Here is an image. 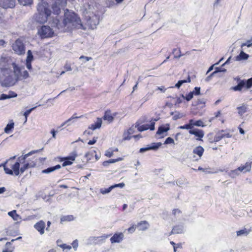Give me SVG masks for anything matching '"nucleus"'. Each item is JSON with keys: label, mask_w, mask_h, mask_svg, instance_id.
<instances>
[{"label": "nucleus", "mask_w": 252, "mask_h": 252, "mask_svg": "<svg viewBox=\"0 0 252 252\" xmlns=\"http://www.w3.org/2000/svg\"><path fill=\"white\" fill-rule=\"evenodd\" d=\"M52 9L53 13L55 14L58 15L60 12V8L58 5V2L56 1L54 4L52 5Z\"/></svg>", "instance_id": "nucleus-39"}, {"label": "nucleus", "mask_w": 252, "mask_h": 252, "mask_svg": "<svg viewBox=\"0 0 252 252\" xmlns=\"http://www.w3.org/2000/svg\"><path fill=\"white\" fill-rule=\"evenodd\" d=\"M174 144V141L173 138L170 137H167L164 143V144Z\"/></svg>", "instance_id": "nucleus-53"}, {"label": "nucleus", "mask_w": 252, "mask_h": 252, "mask_svg": "<svg viewBox=\"0 0 252 252\" xmlns=\"http://www.w3.org/2000/svg\"><path fill=\"white\" fill-rule=\"evenodd\" d=\"M72 246V247L74 249V250L75 251H76L77 250V249L78 247V241L77 239L74 240L72 244H71Z\"/></svg>", "instance_id": "nucleus-56"}, {"label": "nucleus", "mask_w": 252, "mask_h": 252, "mask_svg": "<svg viewBox=\"0 0 252 252\" xmlns=\"http://www.w3.org/2000/svg\"><path fill=\"white\" fill-rule=\"evenodd\" d=\"M33 56L32 54L31 50H29L27 52V56L26 61L32 62L33 60Z\"/></svg>", "instance_id": "nucleus-48"}, {"label": "nucleus", "mask_w": 252, "mask_h": 252, "mask_svg": "<svg viewBox=\"0 0 252 252\" xmlns=\"http://www.w3.org/2000/svg\"><path fill=\"white\" fill-rule=\"evenodd\" d=\"M61 168V166L60 164H57L55 166L49 167L47 168V169H45L44 170H43L42 171V173H45V174H49L50 173L57 169H59Z\"/></svg>", "instance_id": "nucleus-25"}, {"label": "nucleus", "mask_w": 252, "mask_h": 252, "mask_svg": "<svg viewBox=\"0 0 252 252\" xmlns=\"http://www.w3.org/2000/svg\"><path fill=\"white\" fill-rule=\"evenodd\" d=\"M9 162V160H6L5 161H4L3 163H2L0 164V167H3V170L5 172V173L6 174L13 175V172L12 170H11L10 168H8L6 165V164Z\"/></svg>", "instance_id": "nucleus-28"}, {"label": "nucleus", "mask_w": 252, "mask_h": 252, "mask_svg": "<svg viewBox=\"0 0 252 252\" xmlns=\"http://www.w3.org/2000/svg\"><path fill=\"white\" fill-rule=\"evenodd\" d=\"M184 232V227L183 225H178L174 226L171 232V234H181Z\"/></svg>", "instance_id": "nucleus-22"}, {"label": "nucleus", "mask_w": 252, "mask_h": 252, "mask_svg": "<svg viewBox=\"0 0 252 252\" xmlns=\"http://www.w3.org/2000/svg\"><path fill=\"white\" fill-rule=\"evenodd\" d=\"M156 121L157 120L155 119L154 121L151 122L150 125H143L140 126L139 125L136 124L135 127H137V129L139 131H143L148 129H150L151 130H153L155 129V121Z\"/></svg>", "instance_id": "nucleus-10"}, {"label": "nucleus", "mask_w": 252, "mask_h": 252, "mask_svg": "<svg viewBox=\"0 0 252 252\" xmlns=\"http://www.w3.org/2000/svg\"><path fill=\"white\" fill-rule=\"evenodd\" d=\"M29 76V73L27 70H24L21 72V80L26 79Z\"/></svg>", "instance_id": "nucleus-51"}, {"label": "nucleus", "mask_w": 252, "mask_h": 252, "mask_svg": "<svg viewBox=\"0 0 252 252\" xmlns=\"http://www.w3.org/2000/svg\"><path fill=\"white\" fill-rule=\"evenodd\" d=\"M183 116V115L182 113L178 112L177 114H175L173 116V120H177L178 119L181 118Z\"/></svg>", "instance_id": "nucleus-57"}, {"label": "nucleus", "mask_w": 252, "mask_h": 252, "mask_svg": "<svg viewBox=\"0 0 252 252\" xmlns=\"http://www.w3.org/2000/svg\"><path fill=\"white\" fill-rule=\"evenodd\" d=\"M55 23L57 28L63 32L69 31L73 29L82 30L86 29L77 14L67 9L64 11L63 22H61L58 19H55Z\"/></svg>", "instance_id": "nucleus-1"}, {"label": "nucleus", "mask_w": 252, "mask_h": 252, "mask_svg": "<svg viewBox=\"0 0 252 252\" xmlns=\"http://www.w3.org/2000/svg\"><path fill=\"white\" fill-rule=\"evenodd\" d=\"M36 107H37V106L33 107L30 109L27 110L24 112V116L25 117V121L24 123H26L27 121V118H28V116L31 114V113L32 112V111L34 110Z\"/></svg>", "instance_id": "nucleus-42"}, {"label": "nucleus", "mask_w": 252, "mask_h": 252, "mask_svg": "<svg viewBox=\"0 0 252 252\" xmlns=\"http://www.w3.org/2000/svg\"><path fill=\"white\" fill-rule=\"evenodd\" d=\"M252 87V77L247 80H241L238 79L237 85L231 88V89L234 91H241L244 88L248 89Z\"/></svg>", "instance_id": "nucleus-5"}, {"label": "nucleus", "mask_w": 252, "mask_h": 252, "mask_svg": "<svg viewBox=\"0 0 252 252\" xmlns=\"http://www.w3.org/2000/svg\"><path fill=\"white\" fill-rule=\"evenodd\" d=\"M136 227V225L134 226V225H133L132 226L130 227L127 229V231L129 233H132L135 231Z\"/></svg>", "instance_id": "nucleus-62"}, {"label": "nucleus", "mask_w": 252, "mask_h": 252, "mask_svg": "<svg viewBox=\"0 0 252 252\" xmlns=\"http://www.w3.org/2000/svg\"><path fill=\"white\" fill-rule=\"evenodd\" d=\"M38 33L41 38L52 36L54 32L50 27L42 26L38 30Z\"/></svg>", "instance_id": "nucleus-7"}, {"label": "nucleus", "mask_w": 252, "mask_h": 252, "mask_svg": "<svg viewBox=\"0 0 252 252\" xmlns=\"http://www.w3.org/2000/svg\"><path fill=\"white\" fill-rule=\"evenodd\" d=\"M58 246L63 249V251H64L65 250H70L71 249L72 247L70 245H67L65 244H58Z\"/></svg>", "instance_id": "nucleus-50"}, {"label": "nucleus", "mask_w": 252, "mask_h": 252, "mask_svg": "<svg viewBox=\"0 0 252 252\" xmlns=\"http://www.w3.org/2000/svg\"><path fill=\"white\" fill-rule=\"evenodd\" d=\"M97 139V137H94L93 138V140H90L88 142V144L89 145H93L96 143Z\"/></svg>", "instance_id": "nucleus-63"}, {"label": "nucleus", "mask_w": 252, "mask_h": 252, "mask_svg": "<svg viewBox=\"0 0 252 252\" xmlns=\"http://www.w3.org/2000/svg\"><path fill=\"white\" fill-rule=\"evenodd\" d=\"M172 53L174 54L175 58H180L183 56V55L181 54V52L180 49L178 50L177 49H174Z\"/></svg>", "instance_id": "nucleus-40"}, {"label": "nucleus", "mask_w": 252, "mask_h": 252, "mask_svg": "<svg viewBox=\"0 0 252 252\" xmlns=\"http://www.w3.org/2000/svg\"><path fill=\"white\" fill-rule=\"evenodd\" d=\"M11 65L13 67L14 76L18 81L21 80V72L24 67L19 66L15 63H12Z\"/></svg>", "instance_id": "nucleus-9"}, {"label": "nucleus", "mask_w": 252, "mask_h": 252, "mask_svg": "<svg viewBox=\"0 0 252 252\" xmlns=\"http://www.w3.org/2000/svg\"><path fill=\"white\" fill-rule=\"evenodd\" d=\"M102 119L100 118H97L96 121L94 124H92L89 126L88 128L93 130L98 129L101 127L102 125Z\"/></svg>", "instance_id": "nucleus-19"}, {"label": "nucleus", "mask_w": 252, "mask_h": 252, "mask_svg": "<svg viewBox=\"0 0 252 252\" xmlns=\"http://www.w3.org/2000/svg\"><path fill=\"white\" fill-rule=\"evenodd\" d=\"M8 215L11 217L14 220L18 221L21 219V217L16 213V211L14 210L9 212Z\"/></svg>", "instance_id": "nucleus-32"}, {"label": "nucleus", "mask_w": 252, "mask_h": 252, "mask_svg": "<svg viewBox=\"0 0 252 252\" xmlns=\"http://www.w3.org/2000/svg\"><path fill=\"white\" fill-rule=\"evenodd\" d=\"M35 166L34 163H25L23 166L20 168V173H23L25 171L30 167H33Z\"/></svg>", "instance_id": "nucleus-29"}, {"label": "nucleus", "mask_w": 252, "mask_h": 252, "mask_svg": "<svg viewBox=\"0 0 252 252\" xmlns=\"http://www.w3.org/2000/svg\"><path fill=\"white\" fill-rule=\"evenodd\" d=\"M252 162H247L244 165H241L238 168L239 172H247L251 170Z\"/></svg>", "instance_id": "nucleus-18"}, {"label": "nucleus", "mask_w": 252, "mask_h": 252, "mask_svg": "<svg viewBox=\"0 0 252 252\" xmlns=\"http://www.w3.org/2000/svg\"><path fill=\"white\" fill-rule=\"evenodd\" d=\"M113 152H114V151H113L112 149H108V150H107L106 152H105V155L108 157H111L113 156Z\"/></svg>", "instance_id": "nucleus-54"}, {"label": "nucleus", "mask_w": 252, "mask_h": 252, "mask_svg": "<svg viewBox=\"0 0 252 252\" xmlns=\"http://www.w3.org/2000/svg\"><path fill=\"white\" fill-rule=\"evenodd\" d=\"M237 109L238 110V114L240 116H242L244 114L247 112L248 107L247 105L243 104L242 106L237 107Z\"/></svg>", "instance_id": "nucleus-31"}, {"label": "nucleus", "mask_w": 252, "mask_h": 252, "mask_svg": "<svg viewBox=\"0 0 252 252\" xmlns=\"http://www.w3.org/2000/svg\"><path fill=\"white\" fill-rule=\"evenodd\" d=\"M88 22L91 29H94L99 23V17L97 15H94L90 18Z\"/></svg>", "instance_id": "nucleus-13"}, {"label": "nucleus", "mask_w": 252, "mask_h": 252, "mask_svg": "<svg viewBox=\"0 0 252 252\" xmlns=\"http://www.w3.org/2000/svg\"><path fill=\"white\" fill-rule=\"evenodd\" d=\"M189 133L194 135L195 136L197 137L198 138L197 140H201V138H203L204 135V131L202 130L196 128L189 130Z\"/></svg>", "instance_id": "nucleus-16"}, {"label": "nucleus", "mask_w": 252, "mask_h": 252, "mask_svg": "<svg viewBox=\"0 0 252 252\" xmlns=\"http://www.w3.org/2000/svg\"><path fill=\"white\" fill-rule=\"evenodd\" d=\"M19 2L23 5H30L32 2V0H18Z\"/></svg>", "instance_id": "nucleus-47"}, {"label": "nucleus", "mask_w": 252, "mask_h": 252, "mask_svg": "<svg viewBox=\"0 0 252 252\" xmlns=\"http://www.w3.org/2000/svg\"><path fill=\"white\" fill-rule=\"evenodd\" d=\"M124 235L123 233L120 232L115 233L111 238L110 241L111 243H116L121 242L124 239Z\"/></svg>", "instance_id": "nucleus-14"}, {"label": "nucleus", "mask_w": 252, "mask_h": 252, "mask_svg": "<svg viewBox=\"0 0 252 252\" xmlns=\"http://www.w3.org/2000/svg\"><path fill=\"white\" fill-rule=\"evenodd\" d=\"M95 153V151L89 152L85 154V157L87 158V159L88 160H91L92 158L94 156V154Z\"/></svg>", "instance_id": "nucleus-46"}, {"label": "nucleus", "mask_w": 252, "mask_h": 252, "mask_svg": "<svg viewBox=\"0 0 252 252\" xmlns=\"http://www.w3.org/2000/svg\"><path fill=\"white\" fill-rule=\"evenodd\" d=\"M113 189V187L110 186L107 189H100V192L103 194H105L109 193Z\"/></svg>", "instance_id": "nucleus-45"}, {"label": "nucleus", "mask_w": 252, "mask_h": 252, "mask_svg": "<svg viewBox=\"0 0 252 252\" xmlns=\"http://www.w3.org/2000/svg\"><path fill=\"white\" fill-rule=\"evenodd\" d=\"M192 119H190L189 120V123L188 124H186L184 126H181L179 127V128L182 129H189V130H192L193 128L192 125Z\"/></svg>", "instance_id": "nucleus-38"}, {"label": "nucleus", "mask_w": 252, "mask_h": 252, "mask_svg": "<svg viewBox=\"0 0 252 252\" xmlns=\"http://www.w3.org/2000/svg\"><path fill=\"white\" fill-rule=\"evenodd\" d=\"M170 129L169 125H166V126H160L158 127V131H157L156 134L157 135H161L164 132L168 131Z\"/></svg>", "instance_id": "nucleus-27"}, {"label": "nucleus", "mask_w": 252, "mask_h": 252, "mask_svg": "<svg viewBox=\"0 0 252 252\" xmlns=\"http://www.w3.org/2000/svg\"><path fill=\"white\" fill-rule=\"evenodd\" d=\"M161 142L152 143L150 145H148L150 150H157L161 146Z\"/></svg>", "instance_id": "nucleus-35"}, {"label": "nucleus", "mask_w": 252, "mask_h": 252, "mask_svg": "<svg viewBox=\"0 0 252 252\" xmlns=\"http://www.w3.org/2000/svg\"><path fill=\"white\" fill-rule=\"evenodd\" d=\"M114 116H112L110 110H107L105 112L103 119L104 121H107L109 123H111L114 120Z\"/></svg>", "instance_id": "nucleus-23"}, {"label": "nucleus", "mask_w": 252, "mask_h": 252, "mask_svg": "<svg viewBox=\"0 0 252 252\" xmlns=\"http://www.w3.org/2000/svg\"><path fill=\"white\" fill-rule=\"evenodd\" d=\"M102 119L100 118H97L96 121L94 124H92L89 126L88 128L93 130L98 129L101 127L102 125Z\"/></svg>", "instance_id": "nucleus-20"}, {"label": "nucleus", "mask_w": 252, "mask_h": 252, "mask_svg": "<svg viewBox=\"0 0 252 252\" xmlns=\"http://www.w3.org/2000/svg\"><path fill=\"white\" fill-rule=\"evenodd\" d=\"M181 213V211L178 209H174L172 211V213L174 216H176L177 214H179Z\"/></svg>", "instance_id": "nucleus-64"}, {"label": "nucleus", "mask_w": 252, "mask_h": 252, "mask_svg": "<svg viewBox=\"0 0 252 252\" xmlns=\"http://www.w3.org/2000/svg\"><path fill=\"white\" fill-rule=\"evenodd\" d=\"M37 10L38 14L36 16V20L37 22L44 23L47 20L48 17L51 14V11L49 8L48 4L45 2L39 3Z\"/></svg>", "instance_id": "nucleus-3"}, {"label": "nucleus", "mask_w": 252, "mask_h": 252, "mask_svg": "<svg viewBox=\"0 0 252 252\" xmlns=\"http://www.w3.org/2000/svg\"><path fill=\"white\" fill-rule=\"evenodd\" d=\"M11 242H7L5 245V249L2 251V252H12L13 250V248H9V247L11 246Z\"/></svg>", "instance_id": "nucleus-44"}, {"label": "nucleus", "mask_w": 252, "mask_h": 252, "mask_svg": "<svg viewBox=\"0 0 252 252\" xmlns=\"http://www.w3.org/2000/svg\"><path fill=\"white\" fill-rule=\"evenodd\" d=\"M76 157L75 153H72L71 155L64 158V161L62 164L63 167L71 165Z\"/></svg>", "instance_id": "nucleus-12"}, {"label": "nucleus", "mask_w": 252, "mask_h": 252, "mask_svg": "<svg viewBox=\"0 0 252 252\" xmlns=\"http://www.w3.org/2000/svg\"><path fill=\"white\" fill-rule=\"evenodd\" d=\"M109 236L110 235H103L100 237H90L87 239L86 243L88 245L98 244L104 241L106 238H108Z\"/></svg>", "instance_id": "nucleus-8"}, {"label": "nucleus", "mask_w": 252, "mask_h": 252, "mask_svg": "<svg viewBox=\"0 0 252 252\" xmlns=\"http://www.w3.org/2000/svg\"><path fill=\"white\" fill-rule=\"evenodd\" d=\"M12 48L15 53L18 55H23L25 53V46L22 40L17 39L12 45Z\"/></svg>", "instance_id": "nucleus-6"}, {"label": "nucleus", "mask_w": 252, "mask_h": 252, "mask_svg": "<svg viewBox=\"0 0 252 252\" xmlns=\"http://www.w3.org/2000/svg\"><path fill=\"white\" fill-rule=\"evenodd\" d=\"M191 80H190V77L189 76H188V77L187 78V79H185V80H179L178 81V82L175 84V86L174 87H176L178 89H179L180 88V87L184 84V83H189V82H190Z\"/></svg>", "instance_id": "nucleus-37"}, {"label": "nucleus", "mask_w": 252, "mask_h": 252, "mask_svg": "<svg viewBox=\"0 0 252 252\" xmlns=\"http://www.w3.org/2000/svg\"><path fill=\"white\" fill-rule=\"evenodd\" d=\"M239 171L237 168L236 169L231 170L228 173V174H229V176H230L231 178H234L239 174Z\"/></svg>", "instance_id": "nucleus-43"}, {"label": "nucleus", "mask_w": 252, "mask_h": 252, "mask_svg": "<svg viewBox=\"0 0 252 252\" xmlns=\"http://www.w3.org/2000/svg\"><path fill=\"white\" fill-rule=\"evenodd\" d=\"M14 126V123L12 120L10 121L9 123L7 124L6 126L4 129V131L6 133H10L11 130L13 129Z\"/></svg>", "instance_id": "nucleus-34"}, {"label": "nucleus", "mask_w": 252, "mask_h": 252, "mask_svg": "<svg viewBox=\"0 0 252 252\" xmlns=\"http://www.w3.org/2000/svg\"><path fill=\"white\" fill-rule=\"evenodd\" d=\"M102 119L100 118H97L96 121L94 124H92L89 126L88 128L93 130L98 129L101 127L102 125Z\"/></svg>", "instance_id": "nucleus-21"}, {"label": "nucleus", "mask_w": 252, "mask_h": 252, "mask_svg": "<svg viewBox=\"0 0 252 252\" xmlns=\"http://www.w3.org/2000/svg\"><path fill=\"white\" fill-rule=\"evenodd\" d=\"M250 232V230L244 228L237 231L236 234L237 236H246L249 234Z\"/></svg>", "instance_id": "nucleus-36"}, {"label": "nucleus", "mask_w": 252, "mask_h": 252, "mask_svg": "<svg viewBox=\"0 0 252 252\" xmlns=\"http://www.w3.org/2000/svg\"><path fill=\"white\" fill-rule=\"evenodd\" d=\"M83 117V116H77L76 115V114H74L72 117L71 118H70L69 119H68L67 120H66V121H65V123H67V126H70L71 125L72 123H74L75 121V120L76 119H78V118H81Z\"/></svg>", "instance_id": "nucleus-30"}, {"label": "nucleus", "mask_w": 252, "mask_h": 252, "mask_svg": "<svg viewBox=\"0 0 252 252\" xmlns=\"http://www.w3.org/2000/svg\"><path fill=\"white\" fill-rule=\"evenodd\" d=\"M15 4V0H0V6L3 8H13Z\"/></svg>", "instance_id": "nucleus-11"}, {"label": "nucleus", "mask_w": 252, "mask_h": 252, "mask_svg": "<svg viewBox=\"0 0 252 252\" xmlns=\"http://www.w3.org/2000/svg\"><path fill=\"white\" fill-rule=\"evenodd\" d=\"M193 94L192 92H190L188 94L185 96L183 94L182 95V97L186 99L187 101L190 100L193 97Z\"/></svg>", "instance_id": "nucleus-49"}, {"label": "nucleus", "mask_w": 252, "mask_h": 252, "mask_svg": "<svg viewBox=\"0 0 252 252\" xmlns=\"http://www.w3.org/2000/svg\"><path fill=\"white\" fill-rule=\"evenodd\" d=\"M249 57V55L245 53L243 51H241L240 54L235 57V61H240L242 60H246Z\"/></svg>", "instance_id": "nucleus-24"}, {"label": "nucleus", "mask_w": 252, "mask_h": 252, "mask_svg": "<svg viewBox=\"0 0 252 252\" xmlns=\"http://www.w3.org/2000/svg\"><path fill=\"white\" fill-rule=\"evenodd\" d=\"M8 98H10V96H9V94H2L0 96V100H5Z\"/></svg>", "instance_id": "nucleus-58"}, {"label": "nucleus", "mask_w": 252, "mask_h": 252, "mask_svg": "<svg viewBox=\"0 0 252 252\" xmlns=\"http://www.w3.org/2000/svg\"><path fill=\"white\" fill-rule=\"evenodd\" d=\"M193 94L195 95H197L200 94V88L198 87H195L194 89V90L192 92Z\"/></svg>", "instance_id": "nucleus-55"}, {"label": "nucleus", "mask_w": 252, "mask_h": 252, "mask_svg": "<svg viewBox=\"0 0 252 252\" xmlns=\"http://www.w3.org/2000/svg\"><path fill=\"white\" fill-rule=\"evenodd\" d=\"M136 227H137L139 231H145L149 228L150 224L147 221L143 220L138 222L136 225Z\"/></svg>", "instance_id": "nucleus-17"}, {"label": "nucleus", "mask_w": 252, "mask_h": 252, "mask_svg": "<svg viewBox=\"0 0 252 252\" xmlns=\"http://www.w3.org/2000/svg\"><path fill=\"white\" fill-rule=\"evenodd\" d=\"M34 227L41 235H42L44 233L45 223L43 221L40 220L34 225Z\"/></svg>", "instance_id": "nucleus-15"}, {"label": "nucleus", "mask_w": 252, "mask_h": 252, "mask_svg": "<svg viewBox=\"0 0 252 252\" xmlns=\"http://www.w3.org/2000/svg\"><path fill=\"white\" fill-rule=\"evenodd\" d=\"M204 149L200 146L195 147L193 150V153L194 154L197 155L199 158H201L204 152Z\"/></svg>", "instance_id": "nucleus-33"}, {"label": "nucleus", "mask_w": 252, "mask_h": 252, "mask_svg": "<svg viewBox=\"0 0 252 252\" xmlns=\"http://www.w3.org/2000/svg\"><path fill=\"white\" fill-rule=\"evenodd\" d=\"M192 125L193 127L194 126H201V127L205 126V125H203V123L201 120H197L195 122H194L193 121V120H192Z\"/></svg>", "instance_id": "nucleus-41"}, {"label": "nucleus", "mask_w": 252, "mask_h": 252, "mask_svg": "<svg viewBox=\"0 0 252 252\" xmlns=\"http://www.w3.org/2000/svg\"><path fill=\"white\" fill-rule=\"evenodd\" d=\"M222 132H224V130H221L217 132L213 140H210V143L217 142L223 139Z\"/></svg>", "instance_id": "nucleus-26"}, {"label": "nucleus", "mask_w": 252, "mask_h": 252, "mask_svg": "<svg viewBox=\"0 0 252 252\" xmlns=\"http://www.w3.org/2000/svg\"><path fill=\"white\" fill-rule=\"evenodd\" d=\"M122 160V158H119L117 159H110L108 160L109 163H115L117 161H121Z\"/></svg>", "instance_id": "nucleus-60"}, {"label": "nucleus", "mask_w": 252, "mask_h": 252, "mask_svg": "<svg viewBox=\"0 0 252 252\" xmlns=\"http://www.w3.org/2000/svg\"><path fill=\"white\" fill-rule=\"evenodd\" d=\"M42 150H43V148H42L41 149H40V150L32 151L29 152V153L19 157L18 158V161H17L14 164H12L11 166V168H12L11 170H12V172H13V175L14 174L15 176H18L19 175V174H20V162H22V163L25 162V160L28 157L31 156L33 154L39 152L40 151H41Z\"/></svg>", "instance_id": "nucleus-4"}, {"label": "nucleus", "mask_w": 252, "mask_h": 252, "mask_svg": "<svg viewBox=\"0 0 252 252\" xmlns=\"http://www.w3.org/2000/svg\"><path fill=\"white\" fill-rule=\"evenodd\" d=\"M79 59L80 60H84V61H83V62H86L87 61H89L90 60H92V58L91 57H85V56H81L79 58Z\"/></svg>", "instance_id": "nucleus-61"}, {"label": "nucleus", "mask_w": 252, "mask_h": 252, "mask_svg": "<svg viewBox=\"0 0 252 252\" xmlns=\"http://www.w3.org/2000/svg\"><path fill=\"white\" fill-rule=\"evenodd\" d=\"M252 38L250 40H247L245 43H243L241 45V48H243L244 46H247L248 47H250L252 46Z\"/></svg>", "instance_id": "nucleus-52"}, {"label": "nucleus", "mask_w": 252, "mask_h": 252, "mask_svg": "<svg viewBox=\"0 0 252 252\" xmlns=\"http://www.w3.org/2000/svg\"><path fill=\"white\" fill-rule=\"evenodd\" d=\"M0 69L3 75H6L3 79V84L5 86H12L18 81L14 76L11 75L12 70L9 64L7 63V60L5 58L0 59Z\"/></svg>", "instance_id": "nucleus-2"}, {"label": "nucleus", "mask_w": 252, "mask_h": 252, "mask_svg": "<svg viewBox=\"0 0 252 252\" xmlns=\"http://www.w3.org/2000/svg\"><path fill=\"white\" fill-rule=\"evenodd\" d=\"M125 186V184L124 183H119L118 184H115L114 185L111 186L112 187H113V189L117 188L119 187L120 188H123Z\"/></svg>", "instance_id": "nucleus-59"}]
</instances>
